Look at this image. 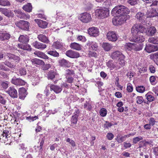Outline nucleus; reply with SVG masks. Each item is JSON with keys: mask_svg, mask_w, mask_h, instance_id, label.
Returning a JSON list of instances; mask_svg holds the SVG:
<instances>
[{"mask_svg": "<svg viewBox=\"0 0 158 158\" xmlns=\"http://www.w3.org/2000/svg\"><path fill=\"white\" fill-rule=\"evenodd\" d=\"M124 16L123 15L116 16V17L115 18L113 19V24L115 25H121L125 21Z\"/></svg>", "mask_w": 158, "mask_h": 158, "instance_id": "7", "label": "nucleus"}, {"mask_svg": "<svg viewBox=\"0 0 158 158\" xmlns=\"http://www.w3.org/2000/svg\"><path fill=\"white\" fill-rule=\"evenodd\" d=\"M107 114V110L105 108H102L100 111V114L102 117L105 116Z\"/></svg>", "mask_w": 158, "mask_h": 158, "instance_id": "51", "label": "nucleus"}, {"mask_svg": "<svg viewBox=\"0 0 158 158\" xmlns=\"http://www.w3.org/2000/svg\"><path fill=\"white\" fill-rule=\"evenodd\" d=\"M0 84L4 89H6L8 87V82L7 81H1Z\"/></svg>", "mask_w": 158, "mask_h": 158, "instance_id": "56", "label": "nucleus"}, {"mask_svg": "<svg viewBox=\"0 0 158 158\" xmlns=\"http://www.w3.org/2000/svg\"><path fill=\"white\" fill-rule=\"evenodd\" d=\"M10 136H11L10 133L9 129H6L3 130L1 137L2 136V138L5 140L7 139L8 137H10Z\"/></svg>", "mask_w": 158, "mask_h": 158, "instance_id": "33", "label": "nucleus"}, {"mask_svg": "<svg viewBox=\"0 0 158 158\" xmlns=\"http://www.w3.org/2000/svg\"><path fill=\"white\" fill-rule=\"evenodd\" d=\"M65 54L67 56L72 58H76L80 56L78 52L71 50L66 51Z\"/></svg>", "mask_w": 158, "mask_h": 158, "instance_id": "14", "label": "nucleus"}, {"mask_svg": "<svg viewBox=\"0 0 158 158\" xmlns=\"http://www.w3.org/2000/svg\"><path fill=\"white\" fill-rule=\"evenodd\" d=\"M130 12L129 9L125 6L121 5L115 6L112 10L111 13L116 16L123 15L124 14H128Z\"/></svg>", "mask_w": 158, "mask_h": 158, "instance_id": "2", "label": "nucleus"}, {"mask_svg": "<svg viewBox=\"0 0 158 158\" xmlns=\"http://www.w3.org/2000/svg\"><path fill=\"white\" fill-rule=\"evenodd\" d=\"M149 42L154 44H158V36H155L154 37H150L148 40Z\"/></svg>", "mask_w": 158, "mask_h": 158, "instance_id": "38", "label": "nucleus"}, {"mask_svg": "<svg viewBox=\"0 0 158 158\" xmlns=\"http://www.w3.org/2000/svg\"><path fill=\"white\" fill-rule=\"evenodd\" d=\"M37 38L40 41L46 44H48L50 42L48 37L42 34L38 35Z\"/></svg>", "mask_w": 158, "mask_h": 158, "instance_id": "23", "label": "nucleus"}, {"mask_svg": "<svg viewBox=\"0 0 158 158\" xmlns=\"http://www.w3.org/2000/svg\"><path fill=\"white\" fill-rule=\"evenodd\" d=\"M114 137L113 134L111 133H108L106 135L107 139L109 140H112L113 138Z\"/></svg>", "mask_w": 158, "mask_h": 158, "instance_id": "61", "label": "nucleus"}, {"mask_svg": "<svg viewBox=\"0 0 158 158\" xmlns=\"http://www.w3.org/2000/svg\"><path fill=\"white\" fill-rule=\"evenodd\" d=\"M35 21L36 22L39 26L42 28H46L48 25V23L42 20L35 19Z\"/></svg>", "mask_w": 158, "mask_h": 158, "instance_id": "21", "label": "nucleus"}, {"mask_svg": "<svg viewBox=\"0 0 158 158\" xmlns=\"http://www.w3.org/2000/svg\"><path fill=\"white\" fill-rule=\"evenodd\" d=\"M32 64L36 65H42L44 64V62L42 60L35 59L31 60Z\"/></svg>", "mask_w": 158, "mask_h": 158, "instance_id": "37", "label": "nucleus"}, {"mask_svg": "<svg viewBox=\"0 0 158 158\" xmlns=\"http://www.w3.org/2000/svg\"><path fill=\"white\" fill-rule=\"evenodd\" d=\"M125 58V56L124 55L122 56L120 58H119L118 61L119 62V64L120 65V68L124 66L125 65V61L124 60V59Z\"/></svg>", "mask_w": 158, "mask_h": 158, "instance_id": "44", "label": "nucleus"}, {"mask_svg": "<svg viewBox=\"0 0 158 158\" xmlns=\"http://www.w3.org/2000/svg\"><path fill=\"white\" fill-rule=\"evenodd\" d=\"M14 11L16 16L21 19H27L29 18L30 16L28 14H26L19 10H15Z\"/></svg>", "mask_w": 158, "mask_h": 158, "instance_id": "10", "label": "nucleus"}, {"mask_svg": "<svg viewBox=\"0 0 158 158\" xmlns=\"http://www.w3.org/2000/svg\"><path fill=\"white\" fill-rule=\"evenodd\" d=\"M133 50L135 51H139L142 49L143 48L142 44H136L133 43Z\"/></svg>", "mask_w": 158, "mask_h": 158, "instance_id": "35", "label": "nucleus"}, {"mask_svg": "<svg viewBox=\"0 0 158 158\" xmlns=\"http://www.w3.org/2000/svg\"><path fill=\"white\" fill-rule=\"evenodd\" d=\"M34 54L38 57L41 58L45 59V60H51V59L48 57L47 55L42 52L36 51L34 52Z\"/></svg>", "mask_w": 158, "mask_h": 158, "instance_id": "22", "label": "nucleus"}, {"mask_svg": "<svg viewBox=\"0 0 158 158\" xmlns=\"http://www.w3.org/2000/svg\"><path fill=\"white\" fill-rule=\"evenodd\" d=\"M143 27L144 28L143 30H144L145 31L144 33L148 36L154 35L157 32V30L154 26H151L148 27L147 29L144 27L143 26Z\"/></svg>", "mask_w": 158, "mask_h": 158, "instance_id": "6", "label": "nucleus"}, {"mask_svg": "<svg viewBox=\"0 0 158 158\" xmlns=\"http://www.w3.org/2000/svg\"><path fill=\"white\" fill-rule=\"evenodd\" d=\"M102 47L106 51L108 52L110 51L112 48L111 45L107 43H103L102 45Z\"/></svg>", "mask_w": 158, "mask_h": 158, "instance_id": "36", "label": "nucleus"}, {"mask_svg": "<svg viewBox=\"0 0 158 158\" xmlns=\"http://www.w3.org/2000/svg\"><path fill=\"white\" fill-rule=\"evenodd\" d=\"M77 118L76 117L72 116L71 118V124L70 126L73 127H75V124L77 123Z\"/></svg>", "mask_w": 158, "mask_h": 158, "instance_id": "43", "label": "nucleus"}, {"mask_svg": "<svg viewBox=\"0 0 158 158\" xmlns=\"http://www.w3.org/2000/svg\"><path fill=\"white\" fill-rule=\"evenodd\" d=\"M66 78L67 79V82L69 83H72L73 82L74 79L71 76L67 75Z\"/></svg>", "mask_w": 158, "mask_h": 158, "instance_id": "57", "label": "nucleus"}, {"mask_svg": "<svg viewBox=\"0 0 158 158\" xmlns=\"http://www.w3.org/2000/svg\"><path fill=\"white\" fill-rule=\"evenodd\" d=\"M124 55L119 51H115L113 52L111 54V57L113 59L120 58L122 56Z\"/></svg>", "mask_w": 158, "mask_h": 158, "instance_id": "24", "label": "nucleus"}, {"mask_svg": "<svg viewBox=\"0 0 158 158\" xmlns=\"http://www.w3.org/2000/svg\"><path fill=\"white\" fill-rule=\"evenodd\" d=\"M60 65L61 66L65 67H68L69 66L70 62L69 61L64 59H63L59 61Z\"/></svg>", "mask_w": 158, "mask_h": 158, "instance_id": "32", "label": "nucleus"}, {"mask_svg": "<svg viewBox=\"0 0 158 158\" xmlns=\"http://www.w3.org/2000/svg\"><path fill=\"white\" fill-rule=\"evenodd\" d=\"M84 107L86 110H91L93 107L91 104L88 102L85 104Z\"/></svg>", "mask_w": 158, "mask_h": 158, "instance_id": "50", "label": "nucleus"}, {"mask_svg": "<svg viewBox=\"0 0 158 158\" xmlns=\"http://www.w3.org/2000/svg\"><path fill=\"white\" fill-rule=\"evenodd\" d=\"M57 75L56 73L52 70L49 71L47 74V77L48 79L53 80Z\"/></svg>", "mask_w": 158, "mask_h": 158, "instance_id": "30", "label": "nucleus"}, {"mask_svg": "<svg viewBox=\"0 0 158 158\" xmlns=\"http://www.w3.org/2000/svg\"><path fill=\"white\" fill-rule=\"evenodd\" d=\"M106 38L110 41L112 42L116 41L118 39L117 35L115 31H109L106 34Z\"/></svg>", "mask_w": 158, "mask_h": 158, "instance_id": "8", "label": "nucleus"}, {"mask_svg": "<svg viewBox=\"0 0 158 158\" xmlns=\"http://www.w3.org/2000/svg\"><path fill=\"white\" fill-rule=\"evenodd\" d=\"M6 102V100L5 98L0 94V103L3 105H5Z\"/></svg>", "mask_w": 158, "mask_h": 158, "instance_id": "59", "label": "nucleus"}, {"mask_svg": "<svg viewBox=\"0 0 158 158\" xmlns=\"http://www.w3.org/2000/svg\"><path fill=\"white\" fill-rule=\"evenodd\" d=\"M48 54L54 57H58L59 56V53L56 51H49L47 52Z\"/></svg>", "mask_w": 158, "mask_h": 158, "instance_id": "46", "label": "nucleus"}, {"mask_svg": "<svg viewBox=\"0 0 158 158\" xmlns=\"http://www.w3.org/2000/svg\"><path fill=\"white\" fill-rule=\"evenodd\" d=\"M127 137V135L124 136H121L120 135H118L117 136V141L119 143H121L126 140Z\"/></svg>", "mask_w": 158, "mask_h": 158, "instance_id": "41", "label": "nucleus"}, {"mask_svg": "<svg viewBox=\"0 0 158 158\" xmlns=\"http://www.w3.org/2000/svg\"><path fill=\"white\" fill-rule=\"evenodd\" d=\"M37 118H38V117L36 116L34 117L29 116L26 118V119L28 120L30 122L33 121L35 120Z\"/></svg>", "mask_w": 158, "mask_h": 158, "instance_id": "58", "label": "nucleus"}, {"mask_svg": "<svg viewBox=\"0 0 158 158\" xmlns=\"http://www.w3.org/2000/svg\"><path fill=\"white\" fill-rule=\"evenodd\" d=\"M96 15L100 19H103L108 16L109 10L106 8H100L95 10Z\"/></svg>", "mask_w": 158, "mask_h": 158, "instance_id": "3", "label": "nucleus"}, {"mask_svg": "<svg viewBox=\"0 0 158 158\" xmlns=\"http://www.w3.org/2000/svg\"><path fill=\"white\" fill-rule=\"evenodd\" d=\"M10 95V97L13 98H16L18 97L17 92L13 87H10L9 88L8 90L6 92Z\"/></svg>", "mask_w": 158, "mask_h": 158, "instance_id": "18", "label": "nucleus"}, {"mask_svg": "<svg viewBox=\"0 0 158 158\" xmlns=\"http://www.w3.org/2000/svg\"><path fill=\"white\" fill-rule=\"evenodd\" d=\"M116 62L112 60H110L106 62V64L107 67L110 69V70H113L115 68L117 69H120V67L118 66Z\"/></svg>", "mask_w": 158, "mask_h": 158, "instance_id": "13", "label": "nucleus"}, {"mask_svg": "<svg viewBox=\"0 0 158 158\" xmlns=\"http://www.w3.org/2000/svg\"><path fill=\"white\" fill-rule=\"evenodd\" d=\"M89 35L93 37H96L99 35V31L98 29L95 27H90L88 30Z\"/></svg>", "mask_w": 158, "mask_h": 158, "instance_id": "9", "label": "nucleus"}, {"mask_svg": "<svg viewBox=\"0 0 158 158\" xmlns=\"http://www.w3.org/2000/svg\"><path fill=\"white\" fill-rule=\"evenodd\" d=\"M149 123L151 126H153L156 123V121L155 118L153 117L149 118L148 119Z\"/></svg>", "mask_w": 158, "mask_h": 158, "instance_id": "54", "label": "nucleus"}, {"mask_svg": "<svg viewBox=\"0 0 158 158\" xmlns=\"http://www.w3.org/2000/svg\"><path fill=\"white\" fill-rule=\"evenodd\" d=\"M144 29L141 24H135L131 29L132 36L130 38V40L134 42L141 43L144 42L145 38L140 34V33H144Z\"/></svg>", "mask_w": 158, "mask_h": 158, "instance_id": "1", "label": "nucleus"}, {"mask_svg": "<svg viewBox=\"0 0 158 158\" xmlns=\"http://www.w3.org/2000/svg\"><path fill=\"white\" fill-rule=\"evenodd\" d=\"M10 5L8 0H0V5L3 6H8Z\"/></svg>", "mask_w": 158, "mask_h": 158, "instance_id": "45", "label": "nucleus"}, {"mask_svg": "<svg viewBox=\"0 0 158 158\" xmlns=\"http://www.w3.org/2000/svg\"><path fill=\"white\" fill-rule=\"evenodd\" d=\"M111 4V0H106L103 3V5L105 6L106 8L109 7Z\"/></svg>", "mask_w": 158, "mask_h": 158, "instance_id": "53", "label": "nucleus"}, {"mask_svg": "<svg viewBox=\"0 0 158 158\" xmlns=\"http://www.w3.org/2000/svg\"><path fill=\"white\" fill-rule=\"evenodd\" d=\"M143 139V137L141 136L135 137L133 139V144H136L140 140H142Z\"/></svg>", "mask_w": 158, "mask_h": 158, "instance_id": "49", "label": "nucleus"}, {"mask_svg": "<svg viewBox=\"0 0 158 158\" xmlns=\"http://www.w3.org/2000/svg\"><path fill=\"white\" fill-rule=\"evenodd\" d=\"M19 92V98L22 100H24L27 94V90L24 88H20Z\"/></svg>", "mask_w": 158, "mask_h": 158, "instance_id": "20", "label": "nucleus"}, {"mask_svg": "<svg viewBox=\"0 0 158 158\" xmlns=\"http://www.w3.org/2000/svg\"><path fill=\"white\" fill-rule=\"evenodd\" d=\"M81 15L80 20L83 23H88L91 19L90 15L88 13H83Z\"/></svg>", "mask_w": 158, "mask_h": 158, "instance_id": "12", "label": "nucleus"}, {"mask_svg": "<svg viewBox=\"0 0 158 158\" xmlns=\"http://www.w3.org/2000/svg\"><path fill=\"white\" fill-rule=\"evenodd\" d=\"M80 114V111L78 109L76 108L75 110L74 113V115L73 116L76 117L78 118Z\"/></svg>", "mask_w": 158, "mask_h": 158, "instance_id": "63", "label": "nucleus"}, {"mask_svg": "<svg viewBox=\"0 0 158 158\" xmlns=\"http://www.w3.org/2000/svg\"><path fill=\"white\" fill-rule=\"evenodd\" d=\"M139 0H127V2L131 6H134L138 4Z\"/></svg>", "mask_w": 158, "mask_h": 158, "instance_id": "52", "label": "nucleus"}, {"mask_svg": "<svg viewBox=\"0 0 158 158\" xmlns=\"http://www.w3.org/2000/svg\"><path fill=\"white\" fill-rule=\"evenodd\" d=\"M49 87L51 90H53L57 94L60 93L62 90V89L60 87L51 84Z\"/></svg>", "mask_w": 158, "mask_h": 158, "instance_id": "25", "label": "nucleus"}, {"mask_svg": "<svg viewBox=\"0 0 158 158\" xmlns=\"http://www.w3.org/2000/svg\"><path fill=\"white\" fill-rule=\"evenodd\" d=\"M86 45L89 47L90 50L96 51L98 49V44L95 42L88 41L87 42Z\"/></svg>", "mask_w": 158, "mask_h": 158, "instance_id": "15", "label": "nucleus"}, {"mask_svg": "<svg viewBox=\"0 0 158 158\" xmlns=\"http://www.w3.org/2000/svg\"><path fill=\"white\" fill-rule=\"evenodd\" d=\"M29 40V37L27 35H20L19 38V41L20 42L26 44Z\"/></svg>", "mask_w": 158, "mask_h": 158, "instance_id": "26", "label": "nucleus"}, {"mask_svg": "<svg viewBox=\"0 0 158 158\" xmlns=\"http://www.w3.org/2000/svg\"><path fill=\"white\" fill-rule=\"evenodd\" d=\"M10 35L9 33L6 31H0V40L5 41L8 40L10 37Z\"/></svg>", "mask_w": 158, "mask_h": 158, "instance_id": "16", "label": "nucleus"}, {"mask_svg": "<svg viewBox=\"0 0 158 158\" xmlns=\"http://www.w3.org/2000/svg\"><path fill=\"white\" fill-rule=\"evenodd\" d=\"M45 139L44 138H42L41 139H40L39 142H38V143H40V145L37 146L36 148H35V149H37L38 148H39V152L42 153L43 152V147Z\"/></svg>", "mask_w": 158, "mask_h": 158, "instance_id": "29", "label": "nucleus"}, {"mask_svg": "<svg viewBox=\"0 0 158 158\" xmlns=\"http://www.w3.org/2000/svg\"><path fill=\"white\" fill-rule=\"evenodd\" d=\"M32 45L35 48L41 50L44 49L47 47L46 44L37 41H35L33 42Z\"/></svg>", "mask_w": 158, "mask_h": 158, "instance_id": "19", "label": "nucleus"}, {"mask_svg": "<svg viewBox=\"0 0 158 158\" xmlns=\"http://www.w3.org/2000/svg\"><path fill=\"white\" fill-rule=\"evenodd\" d=\"M11 83L16 85H23L25 84L24 81L20 78H13L11 80Z\"/></svg>", "mask_w": 158, "mask_h": 158, "instance_id": "17", "label": "nucleus"}, {"mask_svg": "<svg viewBox=\"0 0 158 158\" xmlns=\"http://www.w3.org/2000/svg\"><path fill=\"white\" fill-rule=\"evenodd\" d=\"M147 15L144 13L141 12H137L135 16V19L139 22L143 24L146 23L147 19Z\"/></svg>", "mask_w": 158, "mask_h": 158, "instance_id": "5", "label": "nucleus"}, {"mask_svg": "<svg viewBox=\"0 0 158 158\" xmlns=\"http://www.w3.org/2000/svg\"><path fill=\"white\" fill-rule=\"evenodd\" d=\"M23 8L25 11L28 12H30L32 10V6L31 3H28L24 6L23 7Z\"/></svg>", "mask_w": 158, "mask_h": 158, "instance_id": "39", "label": "nucleus"}, {"mask_svg": "<svg viewBox=\"0 0 158 158\" xmlns=\"http://www.w3.org/2000/svg\"><path fill=\"white\" fill-rule=\"evenodd\" d=\"M26 70L25 69L21 68L18 70L17 74L19 76H22L26 75Z\"/></svg>", "mask_w": 158, "mask_h": 158, "instance_id": "42", "label": "nucleus"}, {"mask_svg": "<svg viewBox=\"0 0 158 158\" xmlns=\"http://www.w3.org/2000/svg\"><path fill=\"white\" fill-rule=\"evenodd\" d=\"M70 46L72 49L77 51H80L81 49V45L75 42L71 43Z\"/></svg>", "mask_w": 158, "mask_h": 158, "instance_id": "28", "label": "nucleus"}, {"mask_svg": "<svg viewBox=\"0 0 158 158\" xmlns=\"http://www.w3.org/2000/svg\"><path fill=\"white\" fill-rule=\"evenodd\" d=\"M143 100L142 96H138L136 99V102L138 104H141L143 102Z\"/></svg>", "mask_w": 158, "mask_h": 158, "instance_id": "55", "label": "nucleus"}, {"mask_svg": "<svg viewBox=\"0 0 158 158\" xmlns=\"http://www.w3.org/2000/svg\"><path fill=\"white\" fill-rule=\"evenodd\" d=\"M29 23L27 21L20 20L15 22L16 25L21 29L28 31L29 28Z\"/></svg>", "mask_w": 158, "mask_h": 158, "instance_id": "4", "label": "nucleus"}, {"mask_svg": "<svg viewBox=\"0 0 158 158\" xmlns=\"http://www.w3.org/2000/svg\"><path fill=\"white\" fill-rule=\"evenodd\" d=\"M65 73L68 76L74 75V72L73 70L69 69L66 70Z\"/></svg>", "mask_w": 158, "mask_h": 158, "instance_id": "60", "label": "nucleus"}, {"mask_svg": "<svg viewBox=\"0 0 158 158\" xmlns=\"http://www.w3.org/2000/svg\"><path fill=\"white\" fill-rule=\"evenodd\" d=\"M136 89L138 92L143 93L144 91L145 88L143 86L140 85L136 87Z\"/></svg>", "mask_w": 158, "mask_h": 158, "instance_id": "47", "label": "nucleus"}, {"mask_svg": "<svg viewBox=\"0 0 158 158\" xmlns=\"http://www.w3.org/2000/svg\"><path fill=\"white\" fill-rule=\"evenodd\" d=\"M77 39L78 40L81 41L83 42H85L86 40V39L85 37L81 35L78 36L77 37Z\"/></svg>", "mask_w": 158, "mask_h": 158, "instance_id": "64", "label": "nucleus"}, {"mask_svg": "<svg viewBox=\"0 0 158 158\" xmlns=\"http://www.w3.org/2000/svg\"><path fill=\"white\" fill-rule=\"evenodd\" d=\"M152 93L151 92H148L145 95V97L148 101L152 102L154 100V97L152 94Z\"/></svg>", "mask_w": 158, "mask_h": 158, "instance_id": "40", "label": "nucleus"}, {"mask_svg": "<svg viewBox=\"0 0 158 158\" xmlns=\"http://www.w3.org/2000/svg\"><path fill=\"white\" fill-rule=\"evenodd\" d=\"M145 50L149 53L157 51L158 50V45H154L151 44L146 45Z\"/></svg>", "mask_w": 158, "mask_h": 158, "instance_id": "11", "label": "nucleus"}, {"mask_svg": "<svg viewBox=\"0 0 158 158\" xmlns=\"http://www.w3.org/2000/svg\"><path fill=\"white\" fill-rule=\"evenodd\" d=\"M23 46V50L28 51H31V47L28 44H24Z\"/></svg>", "mask_w": 158, "mask_h": 158, "instance_id": "62", "label": "nucleus"}, {"mask_svg": "<svg viewBox=\"0 0 158 158\" xmlns=\"http://www.w3.org/2000/svg\"><path fill=\"white\" fill-rule=\"evenodd\" d=\"M133 43H127L125 44V48L128 49V50H133Z\"/></svg>", "mask_w": 158, "mask_h": 158, "instance_id": "48", "label": "nucleus"}, {"mask_svg": "<svg viewBox=\"0 0 158 158\" xmlns=\"http://www.w3.org/2000/svg\"><path fill=\"white\" fill-rule=\"evenodd\" d=\"M7 56L10 60H15L16 62H19L20 59L19 56H16L13 54H9Z\"/></svg>", "mask_w": 158, "mask_h": 158, "instance_id": "34", "label": "nucleus"}, {"mask_svg": "<svg viewBox=\"0 0 158 158\" xmlns=\"http://www.w3.org/2000/svg\"><path fill=\"white\" fill-rule=\"evenodd\" d=\"M1 11L3 14L9 18H12L14 16L13 13L7 9H1Z\"/></svg>", "mask_w": 158, "mask_h": 158, "instance_id": "27", "label": "nucleus"}, {"mask_svg": "<svg viewBox=\"0 0 158 158\" xmlns=\"http://www.w3.org/2000/svg\"><path fill=\"white\" fill-rule=\"evenodd\" d=\"M148 18H152L158 16V13L157 12L156 10H153L150 12H147L146 14Z\"/></svg>", "mask_w": 158, "mask_h": 158, "instance_id": "31", "label": "nucleus"}]
</instances>
